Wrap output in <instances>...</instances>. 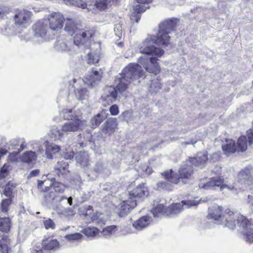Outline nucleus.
<instances>
[{
    "label": "nucleus",
    "instance_id": "a18cd8bd",
    "mask_svg": "<svg viewBox=\"0 0 253 253\" xmlns=\"http://www.w3.org/2000/svg\"><path fill=\"white\" fill-rule=\"evenodd\" d=\"M165 179L166 180L159 181L157 184L158 188L160 190H171V184L169 183V181L167 179Z\"/></svg>",
    "mask_w": 253,
    "mask_h": 253
},
{
    "label": "nucleus",
    "instance_id": "5fc2aeb1",
    "mask_svg": "<svg viewBox=\"0 0 253 253\" xmlns=\"http://www.w3.org/2000/svg\"><path fill=\"white\" fill-rule=\"evenodd\" d=\"M109 111L110 114L113 116L117 115L119 113L118 106L116 104L112 105L109 109Z\"/></svg>",
    "mask_w": 253,
    "mask_h": 253
},
{
    "label": "nucleus",
    "instance_id": "20e7f679",
    "mask_svg": "<svg viewBox=\"0 0 253 253\" xmlns=\"http://www.w3.org/2000/svg\"><path fill=\"white\" fill-rule=\"evenodd\" d=\"M83 123L80 118H75L74 120L69 121L64 123L61 128L56 126H53L50 130L49 136L54 141L62 142L67 135L79 130L83 125Z\"/></svg>",
    "mask_w": 253,
    "mask_h": 253
},
{
    "label": "nucleus",
    "instance_id": "2f4dec72",
    "mask_svg": "<svg viewBox=\"0 0 253 253\" xmlns=\"http://www.w3.org/2000/svg\"><path fill=\"white\" fill-rule=\"evenodd\" d=\"M147 8H148V7H146L140 4L136 5L133 9L134 12L131 15V20H134L136 22L138 23L140 19V14L144 12Z\"/></svg>",
    "mask_w": 253,
    "mask_h": 253
},
{
    "label": "nucleus",
    "instance_id": "4468645a",
    "mask_svg": "<svg viewBox=\"0 0 253 253\" xmlns=\"http://www.w3.org/2000/svg\"><path fill=\"white\" fill-rule=\"evenodd\" d=\"M48 29V22L46 19L39 21L33 26L35 38L42 39L45 37Z\"/></svg>",
    "mask_w": 253,
    "mask_h": 253
},
{
    "label": "nucleus",
    "instance_id": "4c0bfd02",
    "mask_svg": "<svg viewBox=\"0 0 253 253\" xmlns=\"http://www.w3.org/2000/svg\"><path fill=\"white\" fill-rule=\"evenodd\" d=\"M10 228V220L8 217L0 218V231L7 232Z\"/></svg>",
    "mask_w": 253,
    "mask_h": 253
},
{
    "label": "nucleus",
    "instance_id": "c85d7f7f",
    "mask_svg": "<svg viewBox=\"0 0 253 253\" xmlns=\"http://www.w3.org/2000/svg\"><path fill=\"white\" fill-rule=\"evenodd\" d=\"M222 148L225 154L229 155L237 150L235 141L232 139H226L225 142L222 145Z\"/></svg>",
    "mask_w": 253,
    "mask_h": 253
},
{
    "label": "nucleus",
    "instance_id": "1a4fd4ad",
    "mask_svg": "<svg viewBox=\"0 0 253 253\" xmlns=\"http://www.w3.org/2000/svg\"><path fill=\"white\" fill-rule=\"evenodd\" d=\"M199 186L200 188L206 189L215 187H219L220 191H223V193H226L228 191H233L235 189V186L232 184L223 183V178L221 176L211 177L206 184H204L203 185L200 184Z\"/></svg>",
    "mask_w": 253,
    "mask_h": 253
},
{
    "label": "nucleus",
    "instance_id": "864d4df0",
    "mask_svg": "<svg viewBox=\"0 0 253 253\" xmlns=\"http://www.w3.org/2000/svg\"><path fill=\"white\" fill-rule=\"evenodd\" d=\"M103 170V165L101 162H98L96 164L94 168V172H95V176L96 177L98 174Z\"/></svg>",
    "mask_w": 253,
    "mask_h": 253
},
{
    "label": "nucleus",
    "instance_id": "f3484780",
    "mask_svg": "<svg viewBox=\"0 0 253 253\" xmlns=\"http://www.w3.org/2000/svg\"><path fill=\"white\" fill-rule=\"evenodd\" d=\"M239 182L246 185H250L253 182V169L247 167L238 174Z\"/></svg>",
    "mask_w": 253,
    "mask_h": 253
},
{
    "label": "nucleus",
    "instance_id": "13d9d810",
    "mask_svg": "<svg viewBox=\"0 0 253 253\" xmlns=\"http://www.w3.org/2000/svg\"><path fill=\"white\" fill-rule=\"evenodd\" d=\"M211 159L209 158L208 160L212 161L213 162H214L218 159L219 155L217 153H214L212 154V155L211 156Z\"/></svg>",
    "mask_w": 253,
    "mask_h": 253
},
{
    "label": "nucleus",
    "instance_id": "393cba45",
    "mask_svg": "<svg viewBox=\"0 0 253 253\" xmlns=\"http://www.w3.org/2000/svg\"><path fill=\"white\" fill-rule=\"evenodd\" d=\"M43 148L45 147V155L48 159H53V155L59 152L60 150V147L59 146L51 143L46 141L44 142L43 146H42Z\"/></svg>",
    "mask_w": 253,
    "mask_h": 253
},
{
    "label": "nucleus",
    "instance_id": "8fccbe9b",
    "mask_svg": "<svg viewBox=\"0 0 253 253\" xmlns=\"http://www.w3.org/2000/svg\"><path fill=\"white\" fill-rule=\"evenodd\" d=\"M88 63H92L93 64H95L98 62L99 60V56L97 54H92V53H88Z\"/></svg>",
    "mask_w": 253,
    "mask_h": 253
},
{
    "label": "nucleus",
    "instance_id": "bf43d9fd",
    "mask_svg": "<svg viewBox=\"0 0 253 253\" xmlns=\"http://www.w3.org/2000/svg\"><path fill=\"white\" fill-rule=\"evenodd\" d=\"M40 170L39 169H34L32 170L29 174V176L34 177L37 176L39 173Z\"/></svg>",
    "mask_w": 253,
    "mask_h": 253
},
{
    "label": "nucleus",
    "instance_id": "f8f14e48",
    "mask_svg": "<svg viewBox=\"0 0 253 253\" xmlns=\"http://www.w3.org/2000/svg\"><path fill=\"white\" fill-rule=\"evenodd\" d=\"M94 35V32L90 29H80L74 37V43L78 49L79 47L88 42Z\"/></svg>",
    "mask_w": 253,
    "mask_h": 253
},
{
    "label": "nucleus",
    "instance_id": "dca6fc26",
    "mask_svg": "<svg viewBox=\"0 0 253 253\" xmlns=\"http://www.w3.org/2000/svg\"><path fill=\"white\" fill-rule=\"evenodd\" d=\"M102 73L100 69L98 71L92 68V71L88 72L83 81L88 86H94L101 80Z\"/></svg>",
    "mask_w": 253,
    "mask_h": 253
},
{
    "label": "nucleus",
    "instance_id": "a878e982",
    "mask_svg": "<svg viewBox=\"0 0 253 253\" xmlns=\"http://www.w3.org/2000/svg\"><path fill=\"white\" fill-rule=\"evenodd\" d=\"M151 217L149 216H143L136 220L132 224L133 227L138 231L146 228L151 221Z\"/></svg>",
    "mask_w": 253,
    "mask_h": 253
},
{
    "label": "nucleus",
    "instance_id": "473e14b6",
    "mask_svg": "<svg viewBox=\"0 0 253 253\" xmlns=\"http://www.w3.org/2000/svg\"><path fill=\"white\" fill-rule=\"evenodd\" d=\"M118 227L116 225L107 226L100 233L99 236L110 238L116 233Z\"/></svg>",
    "mask_w": 253,
    "mask_h": 253
},
{
    "label": "nucleus",
    "instance_id": "412c9836",
    "mask_svg": "<svg viewBox=\"0 0 253 253\" xmlns=\"http://www.w3.org/2000/svg\"><path fill=\"white\" fill-rule=\"evenodd\" d=\"M86 210L84 216L86 217L87 219L90 218V221L95 222L99 224L104 223L105 220L101 213L98 212L93 213L92 207L90 206H88Z\"/></svg>",
    "mask_w": 253,
    "mask_h": 253
},
{
    "label": "nucleus",
    "instance_id": "9b49d317",
    "mask_svg": "<svg viewBox=\"0 0 253 253\" xmlns=\"http://www.w3.org/2000/svg\"><path fill=\"white\" fill-rule=\"evenodd\" d=\"M55 48L60 52H67L71 54L78 50V48L70 39L66 36L59 37L55 43Z\"/></svg>",
    "mask_w": 253,
    "mask_h": 253
},
{
    "label": "nucleus",
    "instance_id": "b1692460",
    "mask_svg": "<svg viewBox=\"0 0 253 253\" xmlns=\"http://www.w3.org/2000/svg\"><path fill=\"white\" fill-rule=\"evenodd\" d=\"M208 153L207 152H199L196 157L191 158L189 160L190 163L196 167L202 166L207 161H208Z\"/></svg>",
    "mask_w": 253,
    "mask_h": 253
},
{
    "label": "nucleus",
    "instance_id": "603ef678",
    "mask_svg": "<svg viewBox=\"0 0 253 253\" xmlns=\"http://www.w3.org/2000/svg\"><path fill=\"white\" fill-rule=\"evenodd\" d=\"M8 166L6 164H4L2 168H1L0 173V180L5 178L8 175Z\"/></svg>",
    "mask_w": 253,
    "mask_h": 253
},
{
    "label": "nucleus",
    "instance_id": "6e6552de",
    "mask_svg": "<svg viewBox=\"0 0 253 253\" xmlns=\"http://www.w3.org/2000/svg\"><path fill=\"white\" fill-rule=\"evenodd\" d=\"M32 12L25 9H18L15 10L13 17L14 23L17 27L26 28L32 22Z\"/></svg>",
    "mask_w": 253,
    "mask_h": 253
},
{
    "label": "nucleus",
    "instance_id": "f03ea898",
    "mask_svg": "<svg viewBox=\"0 0 253 253\" xmlns=\"http://www.w3.org/2000/svg\"><path fill=\"white\" fill-rule=\"evenodd\" d=\"M179 20L177 19H168L159 24V31L156 36H148L140 45V52L147 55L161 56L164 51L157 48L154 44L162 45L164 47L170 44L169 34L173 31Z\"/></svg>",
    "mask_w": 253,
    "mask_h": 253
},
{
    "label": "nucleus",
    "instance_id": "5701e85b",
    "mask_svg": "<svg viewBox=\"0 0 253 253\" xmlns=\"http://www.w3.org/2000/svg\"><path fill=\"white\" fill-rule=\"evenodd\" d=\"M65 186L62 183L55 181V178H52L50 179V186H46L45 187V191L46 193L53 192L52 190H54V193L57 195L56 193H63L65 189Z\"/></svg>",
    "mask_w": 253,
    "mask_h": 253
},
{
    "label": "nucleus",
    "instance_id": "aec40b11",
    "mask_svg": "<svg viewBox=\"0 0 253 253\" xmlns=\"http://www.w3.org/2000/svg\"><path fill=\"white\" fill-rule=\"evenodd\" d=\"M118 92L113 86H106L101 97L103 100L108 103H112L118 99Z\"/></svg>",
    "mask_w": 253,
    "mask_h": 253
},
{
    "label": "nucleus",
    "instance_id": "6e6d98bb",
    "mask_svg": "<svg viewBox=\"0 0 253 253\" xmlns=\"http://www.w3.org/2000/svg\"><path fill=\"white\" fill-rule=\"evenodd\" d=\"M247 133L249 144L251 145L253 143V128L247 131Z\"/></svg>",
    "mask_w": 253,
    "mask_h": 253
},
{
    "label": "nucleus",
    "instance_id": "c03bdc74",
    "mask_svg": "<svg viewBox=\"0 0 253 253\" xmlns=\"http://www.w3.org/2000/svg\"><path fill=\"white\" fill-rule=\"evenodd\" d=\"M237 151L242 152L245 151L247 148L246 137L245 136H241L240 137L237 141Z\"/></svg>",
    "mask_w": 253,
    "mask_h": 253
},
{
    "label": "nucleus",
    "instance_id": "0e129e2a",
    "mask_svg": "<svg viewBox=\"0 0 253 253\" xmlns=\"http://www.w3.org/2000/svg\"><path fill=\"white\" fill-rule=\"evenodd\" d=\"M45 182H46V180L45 179H44L43 180H39L38 181V187L39 188H42V185Z\"/></svg>",
    "mask_w": 253,
    "mask_h": 253
},
{
    "label": "nucleus",
    "instance_id": "de8ad7c7",
    "mask_svg": "<svg viewBox=\"0 0 253 253\" xmlns=\"http://www.w3.org/2000/svg\"><path fill=\"white\" fill-rule=\"evenodd\" d=\"M82 237L83 235L79 233L69 234L65 236V238L67 240H68L71 242L80 240L82 238Z\"/></svg>",
    "mask_w": 253,
    "mask_h": 253
},
{
    "label": "nucleus",
    "instance_id": "69168bd1",
    "mask_svg": "<svg viewBox=\"0 0 253 253\" xmlns=\"http://www.w3.org/2000/svg\"><path fill=\"white\" fill-rule=\"evenodd\" d=\"M152 0H137V2L141 4H148L152 1Z\"/></svg>",
    "mask_w": 253,
    "mask_h": 253
},
{
    "label": "nucleus",
    "instance_id": "a211bd4d",
    "mask_svg": "<svg viewBox=\"0 0 253 253\" xmlns=\"http://www.w3.org/2000/svg\"><path fill=\"white\" fill-rule=\"evenodd\" d=\"M136 206V200L128 199L123 201L117 208V212L120 216H124L127 214L129 211Z\"/></svg>",
    "mask_w": 253,
    "mask_h": 253
},
{
    "label": "nucleus",
    "instance_id": "72a5a7b5",
    "mask_svg": "<svg viewBox=\"0 0 253 253\" xmlns=\"http://www.w3.org/2000/svg\"><path fill=\"white\" fill-rule=\"evenodd\" d=\"M42 245L45 250H56L59 248V244L56 239H47L42 241Z\"/></svg>",
    "mask_w": 253,
    "mask_h": 253
},
{
    "label": "nucleus",
    "instance_id": "2eb2a0df",
    "mask_svg": "<svg viewBox=\"0 0 253 253\" xmlns=\"http://www.w3.org/2000/svg\"><path fill=\"white\" fill-rule=\"evenodd\" d=\"M36 144V146H33V149L37 151V152L32 151L25 152L21 157V160L23 162L30 164L33 161L36 160L37 156L42 154L44 152V149L42 145Z\"/></svg>",
    "mask_w": 253,
    "mask_h": 253
},
{
    "label": "nucleus",
    "instance_id": "ea45409f",
    "mask_svg": "<svg viewBox=\"0 0 253 253\" xmlns=\"http://www.w3.org/2000/svg\"><path fill=\"white\" fill-rule=\"evenodd\" d=\"M166 210L165 206L163 204H160L152 210V212L154 217H159L161 215H166Z\"/></svg>",
    "mask_w": 253,
    "mask_h": 253
},
{
    "label": "nucleus",
    "instance_id": "c9c22d12",
    "mask_svg": "<svg viewBox=\"0 0 253 253\" xmlns=\"http://www.w3.org/2000/svg\"><path fill=\"white\" fill-rule=\"evenodd\" d=\"M76 159L77 163L82 167H86L88 165V157L85 152L77 153L76 156Z\"/></svg>",
    "mask_w": 253,
    "mask_h": 253
},
{
    "label": "nucleus",
    "instance_id": "4be33fe9",
    "mask_svg": "<svg viewBox=\"0 0 253 253\" xmlns=\"http://www.w3.org/2000/svg\"><path fill=\"white\" fill-rule=\"evenodd\" d=\"M24 143V139H13L10 141V145L12 147L19 145L20 144V148L17 151H14L9 154L8 158L11 161L15 162L17 160L19 153L26 148Z\"/></svg>",
    "mask_w": 253,
    "mask_h": 253
},
{
    "label": "nucleus",
    "instance_id": "f257e3e1",
    "mask_svg": "<svg viewBox=\"0 0 253 253\" xmlns=\"http://www.w3.org/2000/svg\"><path fill=\"white\" fill-rule=\"evenodd\" d=\"M208 218L220 221L219 224L231 229H234L238 223L239 230L243 235L244 240L250 243L253 242V224L239 213L226 209L222 214V207L215 205L209 208Z\"/></svg>",
    "mask_w": 253,
    "mask_h": 253
},
{
    "label": "nucleus",
    "instance_id": "052dcab7",
    "mask_svg": "<svg viewBox=\"0 0 253 253\" xmlns=\"http://www.w3.org/2000/svg\"><path fill=\"white\" fill-rule=\"evenodd\" d=\"M131 115V112L129 111H125L124 112L121 116L125 119H126V117L127 116H130Z\"/></svg>",
    "mask_w": 253,
    "mask_h": 253
},
{
    "label": "nucleus",
    "instance_id": "6ab92c4d",
    "mask_svg": "<svg viewBox=\"0 0 253 253\" xmlns=\"http://www.w3.org/2000/svg\"><path fill=\"white\" fill-rule=\"evenodd\" d=\"M128 192V199L130 200H135L136 201V199L144 198L148 194V190L144 186V184L139 185L136 188Z\"/></svg>",
    "mask_w": 253,
    "mask_h": 253
},
{
    "label": "nucleus",
    "instance_id": "f704fd0d",
    "mask_svg": "<svg viewBox=\"0 0 253 253\" xmlns=\"http://www.w3.org/2000/svg\"><path fill=\"white\" fill-rule=\"evenodd\" d=\"M15 187L13 183L9 181L5 186H2V183H0V192L4 194L7 197L11 195L13 190Z\"/></svg>",
    "mask_w": 253,
    "mask_h": 253
},
{
    "label": "nucleus",
    "instance_id": "58836bf2",
    "mask_svg": "<svg viewBox=\"0 0 253 253\" xmlns=\"http://www.w3.org/2000/svg\"><path fill=\"white\" fill-rule=\"evenodd\" d=\"M83 233L89 237H94L99 236V232L98 228L95 227H87L82 231Z\"/></svg>",
    "mask_w": 253,
    "mask_h": 253
},
{
    "label": "nucleus",
    "instance_id": "3c124183",
    "mask_svg": "<svg viewBox=\"0 0 253 253\" xmlns=\"http://www.w3.org/2000/svg\"><path fill=\"white\" fill-rule=\"evenodd\" d=\"M114 33L116 36L120 38L123 35L122 24L121 23H117L114 26Z\"/></svg>",
    "mask_w": 253,
    "mask_h": 253
},
{
    "label": "nucleus",
    "instance_id": "7ed1b4c3",
    "mask_svg": "<svg viewBox=\"0 0 253 253\" xmlns=\"http://www.w3.org/2000/svg\"><path fill=\"white\" fill-rule=\"evenodd\" d=\"M144 74L141 66L138 64L130 63L126 67L122 73L117 76L115 81L120 95L126 98L128 85L131 82L143 77Z\"/></svg>",
    "mask_w": 253,
    "mask_h": 253
},
{
    "label": "nucleus",
    "instance_id": "4d7b16f0",
    "mask_svg": "<svg viewBox=\"0 0 253 253\" xmlns=\"http://www.w3.org/2000/svg\"><path fill=\"white\" fill-rule=\"evenodd\" d=\"M74 152L72 151L70 152H67L65 155L64 158L66 160H71L74 157Z\"/></svg>",
    "mask_w": 253,
    "mask_h": 253
},
{
    "label": "nucleus",
    "instance_id": "ddd939ff",
    "mask_svg": "<svg viewBox=\"0 0 253 253\" xmlns=\"http://www.w3.org/2000/svg\"><path fill=\"white\" fill-rule=\"evenodd\" d=\"M46 20L51 29L53 31H58L62 28L64 18L59 12H52L48 16Z\"/></svg>",
    "mask_w": 253,
    "mask_h": 253
},
{
    "label": "nucleus",
    "instance_id": "c756f323",
    "mask_svg": "<svg viewBox=\"0 0 253 253\" xmlns=\"http://www.w3.org/2000/svg\"><path fill=\"white\" fill-rule=\"evenodd\" d=\"M79 29L78 25L74 20L71 19H67L64 29L68 34L71 36L75 35Z\"/></svg>",
    "mask_w": 253,
    "mask_h": 253
},
{
    "label": "nucleus",
    "instance_id": "e2e57ef3",
    "mask_svg": "<svg viewBox=\"0 0 253 253\" xmlns=\"http://www.w3.org/2000/svg\"><path fill=\"white\" fill-rule=\"evenodd\" d=\"M78 82V83H79L80 82H82V81H81V80H77L76 79H74L72 81V83L71 82H70V86H72V87H74V88H76V86L74 85V84H76V83Z\"/></svg>",
    "mask_w": 253,
    "mask_h": 253
},
{
    "label": "nucleus",
    "instance_id": "0eeeda50",
    "mask_svg": "<svg viewBox=\"0 0 253 253\" xmlns=\"http://www.w3.org/2000/svg\"><path fill=\"white\" fill-rule=\"evenodd\" d=\"M211 197H206L201 198L198 200H183L180 203H176L170 205L166 210V215L173 216L181 212L183 210V207L189 208L192 207L196 206L199 204L205 203L210 201Z\"/></svg>",
    "mask_w": 253,
    "mask_h": 253
},
{
    "label": "nucleus",
    "instance_id": "37998d69",
    "mask_svg": "<svg viewBox=\"0 0 253 253\" xmlns=\"http://www.w3.org/2000/svg\"><path fill=\"white\" fill-rule=\"evenodd\" d=\"M162 88V85L158 79L154 80L151 81L149 87V90L152 93H157Z\"/></svg>",
    "mask_w": 253,
    "mask_h": 253
},
{
    "label": "nucleus",
    "instance_id": "49530a36",
    "mask_svg": "<svg viewBox=\"0 0 253 253\" xmlns=\"http://www.w3.org/2000/svg\"><path fill=\"white\" fill-rule=\"evenodd\" d=\"M42 222L45 228L46 229H54L55 228V223L50 218H44Z\"/></svg>",
    "mask_w": 253,
    "mask_h": 253
},
{
    "label": "nucleus",
    "instance_id": "a19ab883",
    "mask_svg": "<svg viewBox=\"0 0 253 253\" xmlns=\"http://www.w3.org/2000/svg\"><path fill=\"white\" fill-rule=\"evenodd\" d=\"M9 243V239L7 237H3L0 240V252L1 253H9V249L8 245Z\"/></svg>",
    "mask_w": 253,
    "mask_h": 253
},
{
    "label": "nucleus",
    "instance_id": "9d476101",
    "mask_svg": "<svg viewBox=\"0 0 253 253\" xmlns=\"http://www.w3.org/2000/svg\"><path fill=\"white\" fill-rule=\"evenodd\" d=\"M157 60L156 57H150L148 55H144L139 58L138 61L147 72L157 75L160 72V67L157 62Z\"/></svg>",
    "mask_w": 253,
    "mask_h": 253
},
{
    "label": "nucleus",
    "instance_id": "bb28decb",
    "mask_svg": "<svg viewBox=\"0 0 253 253\" xmlns=\"http://www.w3.org/2000/svg\"><path fill=\"white\" fill-rule=\"evenodd\" d=\"M117 126V120L111 118L102 126V130L105 133L110 134L114 132Z\"/></svg>",
    "mask_w": 253,
    "mask_h": 253
},
{
    "label": "nucleus",
    "instance_id": "79ce46f5",
    "mask_svg": "<svg viewBox=\"0 0 253 253\" xmlns=\"http://www.w3.org/2000/svg\"><path fill=\"white\" fill-rule=\"evenodd\" d=\"M74 91L76 96L78 99H85L88 96V91L85 88H78L75 90Z\"/></svg>",
    "mask_w": 253,
    "mask_h": 253
},
{
    "label": "nucleus",
    "instance_id": "680f3d73",
    "mask_svg": "<svg viewBox=\"0 0 253 253\" xmlns=\"http://www.w3.org/2000/svg\"><path fill=\"white\" fill-rule=\"evenodd\" d=\"M155 147H154L151 146V145L149 143H147V144H145L144 145V146H143L142 147V149L145 148L146 150H147V149H149V150L153 149V150H154V149H155Z\"/></svg>",
    "mask_w": 253,
    "mask_h": 253
},
{
    "label": "nucleus",
    "instance_id": "338daca9",
    "mask_svg": "<svg viewBox=\"0 0 253 253\" xmlns=\"http://www.w3.org/2000/svg\"><path fill=\"white\" fill-rule=\"evenodd\" d=\"M145 171L146 174L150 175L152 172L153 171L151 168L148 167L147 168H145Z\"/></svg>",
    "mask_w": 253,
    "mask_h": 253
},
{
    "label": "nucleus",
    "instance_id": "09e8293b",
    "mask_svg": "<svg viewBox=\"0 0 253 253\" xmlns=\"http://www.w3.org/2000/svg\"><path fill=\"white\" fill-rule=\"evenodd\" d=\"M11 204L10 199L3 200L0 204V210L2 212H6L8 211V207Z\"/></svg>",
    "mask_w": 253,
    "mask_h": 253
},
{
    "label": "nucleus",
    "instance_id": "774afa93",
    "mask_svg": "<svg viewBox=\"0 0 253 253\" xmlns=\"http://www.w3.org/2000/svg\"><path fill=\"white\" fill-rule=\"evenodd\" d=\"M248 199H249V203H251V205L252 206V210H253V198L252 196L249 195L248 196Z\"/></svg>",
    "mask_w": 253,
    "mask_h": 253
},
{
    "label": "nucleus",
    "instance_id": "423d86ee",
    "mask_svg": "<svg viewBox=\"0 0 253 253\" xmlns=\"http://www.w3.org/2000/svg\"><path fill=\"white\" fill-rule=\"evenodd\" d=\"M66 199L64 196L56 195L53 192H50L44 195L42 204L48 209H53L61 216H69L74 214V211L71 208H65L60 202Z\"/></svg>",
    "mask_w": 253,
    "mask_h": 253
},
{
    "label": "nucleus",
    "instance_id": "e433bc0d",
    "mask_svg": "<svg viewBox=\"0 0 253 253\" xmlns=\"http://www.w3.org/2000/svg\"><path fill=\"white\" fill-rule=\"evenodd\" d=\"M106 118L105 113L101 112L94 116L91 120V124L92 127H97Z\"/></svg>",
    "mask_w": 253,
    "mask_h": 253
},
{
    "label": "nucleus",
    "instance_id": "cd10ccee",
    "mask_svg": "<svg viewBox=\"0 0 253 253\" xmlns=\"http://www.w3.org/2000/svg\"><path fill=\"white\" fill-rule=\"evenodd\" d=\"M81 114L80 111H76L75 109H64L60 113V115L62 116L64 119L70 121L74 120L75 118H79Z\"/></svg>",
    "mask_w": 253,
    "mask_h": 253
},
{
    "label": "nucleus",
    "instance_id": "39448f33",
    "mask_svg": "<svg viewBox=\"0 0 253 253\" xmlns=\"http://www.w3.org/2000/svg\"><path fill=\"white\" fill-rule=\"evenodd\" d=\"M193 172V169L190 162L186 161L180 166L179 170V176L173 172L171 169L166 170L162 175L167 179L169 182L177 184L181 179L182 182L186 184L191 178Z\"/></svg>",
    "mask_w": 253,
    "mask_h": 253
},
{
    "label": "nucleus",
    "instance_id": "7c9ffc66",
    "mask_svg": "<svg viewBox=\"0 0 253 253\" xmlns=\"http://www.w3.org/2000/svg\"><path fill=\"white\" fill-rule=\"evenodd\" d=\"M55 170L59 176H63L69 172L68 163L64 161L58 162L55 166Z\"/></svg>",
    "mask_w": 253,
    "mask_h": 253
}]
</instances>
